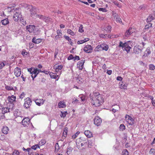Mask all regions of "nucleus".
<instances>
[{
	"label": "nucleus",
	"mask_w": 155,
	"mask_h": 155,
	"mask_svg": "<svg viewBox=\"0 0 155 155\" xmlns=\"http://www.w3.org/2000/svg\"><path fill=\"white\" fill-rule=\"evenodd\" d=\"M104 102V99L102 96H100L97 97H93L91 99V103L95 107H99L102 105Z\"/></svg>",
	"instance_id": "nucleus-1"
},
{
	"label": "nucleus",
	"mask_w": 155,
	"mask_h": 155,
	"mask_svg": "<svg viewBox=\"0 0 155 155\" xmlns=\"http://www.w3.org/2000/svg\"><path fill=\"white\" fill-rule=\"evenodd\" d=\"M13 19L15 21L20 20L23 25L26 24V21L24 20L22 17L21 13L20 11L16 12L14 15Z\"/></svg>",
	"instance_id": "nucleus-2"
},
{
	"label": "nucleus",
	"mask_w": 155,
	"mask_h": 155,
	"mask_svg": "<svg viewBox=\"0 0 155 155\" xmlns=\"http://www.w3.org/2000/svg\"><path fill=\"white\" fill-rule=\"evenodd\" d=\"M119 48H122L123 49L127 51L128 53L131 49V47L129 45V42H127L123 43L122 41H120L118 45Z\"/></svg>",
	"instance_id": "nucleus-3"
},
{
	"label": "nucleus",
	"mask_w": 155,
	"mask_h": 155,
	"mask_svg": "<svg viewBox=\"0 0 155 155\" xmlns=\"http://www.w3.org/2000/svg\"><path fill=\"white\" fill-rule=\"evenodd\" d=\"M76 144L78 148L83 146L84 144L87 143L85 138L83 137H81L76 140Z\"/></svg>",
	"instance_id": "nucleus-4"
},
{
	"label": "nucleus",
	"mask_w": 155,
	"mask_h": 155,
	"mask_svg": "<svg viewBox=\"0 0 155 155\" xmlns=\"http://www.w3.org/2000/svg\"><path fill=\"white\" fill-rule=\"evenodd\" d=\"M108 46L106 44L104 43L98 45L95 48L96 51H99L102 50L107 51L108 49Z\"/></svg>",
	"instance_id": "nucleus-5"
},
{
	"label": "nucleus",
	"mask_w": 155,
	"mask_h": 155,
	"mask_svg": "<svg viewBox=\"0 0 155 155\" xmlns=\"http://www.w3.org/2000/svg\"><path fill=\"white\" fill-rule=\"evenodd\" d=\"M125 118L126 121L130 125H132L134 124V119L128 115L126 114Z\"/></svg>",
	"instance_id": "nucleus-6"
},
{
	"label": "nucleus",
	"mask_w": 155,
	"mask_h": 155,
	"mask_svg": "<svg viewBox=\"0 0 155 155\" xmlns=\"http://www.w3.org/2000/svg\"><path fill=\"white\" fill-rule=\"evenodd\" d=\"M31 100L28 97L25 99V102L24 106L26 108H29L31 105Z\"/></svg>",
	"instance_id": "nucleus-7"
},
{
	"label": "nucleus",
	"mask_w": 155,
	"mask_h": 155,
	"mask_svg": "<svg viewBox=\"0 0 155 155\" xmlns=\"http://www.w3.org/2000/svg\"><path fill=\"white\" fill-rule=\"evenodd\" d=\"M113 13L112 15L114 20L116 21L121 24H123L121 19L119 17L118 15L116 13L114 12H113Z\"/></svg>",
	"instance_id": "nucleus-8"
},
{
	"label": "nucleus",
	"mask_w": 155,
	"mask_h": 155,
	"mask_svg": "<svg viewBox=\"0 0 155 155\" xmlns=\"http://www.w3.org/2000/svg\"><path fill=\"white\" fill-rule=\"evenodd\" d=\"M40 71H41V70H40L39 69H38L37 68H33L32 72V73L31 75V77L32 78L33 80L34 79V78L37 76V75L39 73ZM40 72H43V71H40Z\"/></svg>",
	"instance_id": "nucleus-9"
},
{
	"label": "nucleus",
	"mask_w": 155,
	"mask_h": 155,
	"mask_svg": "<svg viewBox=\"0 0 155 155\" xmlns=\"http://www.w3.org/2000/svg\"><path fill=\"white\" fill-rule=\"evenodd\" d=\"M102 122L101 118L98 116H96L94 119V124L97 126L100 125Z\"/></svg>",
	"instance_id": "nucleus-10"
},
{
	"label": "nucleus",
	"mask_w": 155,
	"mask_h": 155,
	"mask_svg": "<svg viewBox=\"0 0 155 155\" xmlns=\"http://www.w3.org/2000/svg\"><path fill=\"white\" fill-rule=\"evenodd\" d=\"M142 50L140 46H135L134 48V52L136 54H138L141 53Z\"/></svg>",
	"instance_id": "nucleus-11"
},
{
	"label": "nucleus",
	"mask_w": 155,
	"mask_h": 155,
	"mask_svg": "<svg viewBox=\"0 0 155 155\" xmlns=\"http://www.w3.org/2000/svg\"><path fill=\"white\" fill-rule=\"evenodd\" d=\"M26 29L30 33L33 32L35 30V26L34 25H29L26 27Z\"/></svg>",
	"instance_id": "nucleus-12"
},
{
	"label": "nucleus",
	"mask_w": 155,
	"mask_h": 155,
	"mask_svg": "<svg viewBox=\"0 0 155 155\" xmlns=\"http://www.w3.org/2000/svg\"><path fill=\"white\" fill-rule=\"evenodd\" d=\"M30 119L28 117H26L24 118L22 121V124L24 127H27L30 123Z\"/></svg>",
	"instance_id": "nucleus-13"
},
{
	"label": "nucleus",
	"mask_w": 155,
	"mask_h": 155,
	"mask_svg": "<svg viewBox=\"0 0 155 155\" xmlns=\"http://www.w3.org/2000/svg\"><path fill=\"white\" fill-rule=\"evenodd\" d=\"M85 62V60H81L79 61L77 64L78 68L80 70H82L83 68V65Z\"/></svg>",
	"instance_id": "nucleus-14"
},
{
	"label": "nucleus",
	"mask_w": 155,
	"mask_h": 155,
	"mask_svg": "<svg viewBox=\"0 0 155 155\" xmlns=\"http://www.w3.org/2000/svg\"><path fill=\"white\" fill-rule=\"evenodd\" d=\"M93 49L91 45H87L84 48V51L87 53H91Z\"/></svg>",
	"instance_id": "nucleus-15"
},
{
	"label": "nucleus",
	"mask_w": 155,
	"mask_h": 155,
	"mask_svg": "<svg viewBox=\"0 0 155 155\" xmlns=\"http://www.w3.org/2000/svg\"><path fill=\"white\" fill-rule=\"evenodd\" d=\"M134 31L135 30L134 28H130L129 29L126 31L125 35L126 36H128Z\"/></svg>",
	"instance_id": "nucleus-16"
},
{
	"label": "nucleus",
	"mask_w": 155,
	"mask_h": 155,
	"mask_svg": "<svg viewBox=\"0 0 155 155\" xmlns=\"http://www.w3.org/2000/svg\"><path fill=\"white\" fill-rule=\"evenodd\" d=\"M45 101L43 99H37L35 100V101L37 105L40 106L44 103Z\"/></svg>",
	"instance_id": "nucleus-17"
},
{
	"label": "nucleus",
	"mask_w": 155,
	"mask_h": 155,
	"mask_svg": "<svg viewBox=\"0 0 155 155\" xmlns=\"http://www.w3.org/2000/svg\"><path fill=\"white\" fill-rule=\"evenodd\" d=\"M63 66L61 65H58L56 64L53 67L54 69H55L56 72H58L62 68Z\"/></svg>",
	"instance_id": "nucleus-18"
},
{
	"label": "nucleus",
	"mask_w": 155,
	"mask_h": 155,
	"mask_svg": "<svg viewBox=\"0 0 155 155\" xmlns=\"http://www.w3.org/2000/svg\"><path fill=\"white\" fill-rule=\"evenodd\" d=\"M14 74L16 77L20 76L21 74V69L18 67L15 68L14 70Z\"/></svg>",
	"instance_id": "nucleus-19"
},
{
	"label": "nucleus",
	"mask_w": 155,
	"mask_h": 155,
	"mask_svg": "<svg viewBox=\"0 0 155 155\" xmlns=\"http://www.w3.org/2000/svg\"><path fill=\"white\" fill-rule=\"evenodd\" d=\"M1 130L3 134H8L9 129L8 127L5 126L3 127Z\"/></svg>",
	"instance_id": "nucleus-20"
},
{
	"label": "nucleus",
	"mask_w": 155,
	"mask_h": 155,
	"mask_svg": "<svg viewBox=\"0 0 155 155\" xmlns=\"http://www.w3.org/2000/svg\"><path fill=\"white\" fill-rule=\"evenodd\" d=\"M16 97L13 95H12L11 96H9L8 98V100L9 102L10 103H12L15 101Z\"/></svg>",
	"instance_id": "nucleus-21"
},
{
	"label": "nucleus",
	"mask_w": 155,
	"mask_h": 155,
	"mask_svg": "<svg viewBox=\"0 0 155 155\" xmlns=\"http://www.w3.org/2000/svg\"><path fill=\"white\" fill-rule=\"evenodd\" d=\"M56 32L57 35L55 36V39H57L58 38H62V34L61 30L58 29L57 30Z\"/></svg>",
	"instance_id": "nucleus-22"
},
{
	"label": "nucleus",
	"mask_w": 155,
	"mask_h": 155,
	"mask_svg": "<svg viewBox=\"0 0 155 155\" xmlns=\"http://www.w3.org/2000/svg\"><path fill=\"white\" fill-rule=\"evenodd\" d=\"M112 2L118 8H122V4L121 3L117 1L116 0H113Z\"/></svg>",
	"instance_id": "nucleus-23"
},
{
	"label": "nucleus",
	"mask_w": 155,
	"mask_h": 155,
	"mask_svg": "<svg viewBox=\"0 0 155 155\" xmlns=\"http://www.w3.org/2000/svg\"><path fill=\"white\" fill-rule=\"evenodd\" d=\"M42 40V39L38 38L36 39L35 37H34L32 39V42L35 44H38L41 42Z\"/></svg>",
	"instance_id": "nucleus-24"
},
{
	"label": "nucleus",
	"mask_w": 155,
	"mask_h": 155,
	"mask_svg": "<svg viewBox=\"0 0 155 155\" xmlns=\"http://www.w3.org/2000/svg\"><path fill=\"white\" fill-rule=\"evenodd\" d=\"M84 134L87 137L91 138L92 137V132L89 130L85 131Z\"/></svg>",
	"instance_id": "nucleus-25"
},
{
	"label": "nucleus",
	"mask_w": 155,
	"mask_h": 155,
	"mask_svg": "<svg viewBox=\"0 0 155 155\" xmlns=\"http://www.w3.org/2000/svg\"><path fill=\"white\" fill-rule=\"evenodd\" d=\"M120 87L122 89H127V84H124L123 82L119 83Z\"/></svg>",
	"instance_id": "nucleus-26"
},
{
	"label": "nucleus",
	"mask_w": 155,
	"mask_h": 155,
	"mask_svg": "<svg viewBox=\"0 0 155 155\" xmlns=\"http://www.w3.org/2000/svg\"><path fill=\"white\" fill-rule=\"evenodd\" d=\"M58 106L60 108H64L66 107V104L64 101H60L58 104Z\"/></svg>",
	"instance_id": "nucleus-27"
},
{
	"label": "nucleus",
	"mask_w": 155,
	"mask_h": 155,
	"mask_svg": "<svg viewBox=\"0 0 155 155\" xmlns=\"http://www.w3.org/2000/svg\"><path fill=\"white\" fill-rule=\"evenodd\" d=\"M68 132V128L67 127H65L64 129L63 136L66 137L67 136Z\"/></svg>",
	"instance_id": "nucleus-28"
},
{
	"label": "nucleus",
	"mask_w": 155,
	"mask_h": 155,
	"mask_svg": "<svg viewBox=\"0 0 155 155\" xmlns=\"http://www.w3.org/2000/svg\"><path fill=\"white\" fill-rule=\"evenodd\" d=\"M49 74L50 75L51 77L52 78L56 79L58 78H58H59L58 75H57L56 73L51 72L49 73Z\"/></svg>",
	"instance_id": "nucleus-29"
},
{
	"label": "nucleus",
	"mask_w": 155,
	"mask_h": 155,
	"mask_svg": "<svg viewBox=\"0 0 155 155\" xmlns=\"http://www.w3.org/2000/svg\"><path fill=\"white\" fill-rule=\"evenodd\" d=\"M93 94H94V95H93L92 96H91V95H90V98L91 99V98L97 97H98L99 96H102L98 92H94L93 93Z\"/></svg>",
	"instance_id": "nucleus-30"
},
{
	"label": "nucleus",
	"mask_w": 155,
	"mask_h": 155,
	"mask_svg": "<svg viewBox=\"0 0 155 155\" xmlns=\"http://www.w3.org/2000/svg\"><path fill=\"white\" fill-rule=\"evenodd\" d=\"M1 23L4 25H6L9 23L8 20V18H5L1 21Z\"/></svg>",
	"instance_id": "nucleus-31"
},
{
	"label": "nucleus",
	"mask_w": 155,
	"mask_h": 155,
	"mask_svg": "<svg viewBox=\"0 0 155 155\" xmlns=\"http://www.w3.org/2000/svg\"><path fill=\"white\" fill-rule=\"evenodd\" d=\"M111 27L110 25H107L105 27L104 30L106 31L107 32L109 33L111 31Z\"/></svg>",
	"instance_id": "nucleus-32"
},
{
	"label": "nucleus",
	"mask_w": 155,
	"mask_h": 155,
	"mask_svg": "<svg viewBox=\"0 0 155 155\" xmlns=\"http://www.w3.org/2000/svg\"><path fill=\"white\" fill-rule=\"evenodd\" d=\"M152 27V24L149 23L146 25L145 26L144 29L146 30L148 29L149 28Z\"/></svg>",
	"instance_id": "nucleus-33"
},
{
	"label": "nucleus",
	"mask_w": 155,
	"mask_h": 155,
	"mask_svg": "<svg viewBox=\"0 0 155 155\" xmlns=\"http://www.w3.org/2000/svg\"><path fill=\"white\" fill-rule=\"evenodd\" d=\"M154 17L152 15H149L147 18V22H150L153 20H154Z\"/></svg>",
	"instance_id": "nucleus-34"
},
{
	"label": "nucleus",
	"mask_w": 155,
	"mask_h": 155,
	"mask_svg": "<svg viewBox=\"0 0 155 155\" xmlns=\"http://www.w3.org/2000/svg\"><path fill=\"white\" fill-rule=\"evenodd\" d=\"M36 17L37 18H39L40 19L43 20H44L46 18L45 16L41 15H36Z\"/></svg>",
	"instance_id": "nucleus-35"
},
{
	"label": "nucleus",
	"mask_w": 155,
	"mask_h": 155,
	"mask_svg": "<svg viewBox=\"0 0 155 155\" xmlns=\"http://www.w3.org/2000/svg\"><path fill=\"white\" fill-rule=\"evenodd\" d=\"M5 89L8 91H15L13 87L11 86L6 85L5 86Z\"/></svg>",
	"instance_id": "nucleus-36"
},
{
	"label": "nucleus",
	"mask_w": 155,
	"mask_h": 155,
	"mask_svg": "<svg viewBox=\"0 0 155 155\" xmlns=\"http://www.w3.org/2000/svg\"><path fill=\"white\" fill-rule=\"evenodd\" d=\"M64 37L70 43L71 45H72L73 43L71 41V39L69 38V36L64 35Z\"/></svg>",
	"instance_id": "nucleus-37"
},
{
	"label": "nucleus",
	"mask_w": 155,
	"mask_h": 155,
	"mask_svg": "<svg viewBox=\"0 0 155 155\" xmlns=\"http://www.w3.org/2000/svg\"><path fill=\"white\" fill-rule=\"evenodd\" d=\"M67 33L72 36H74L75 35L74 32L70 29H67Z\"/></svg>",
	"instance_id": "nucleus-38"
},
{
	"label": "nucleus",
	"mask_w": 155,
	"mask_h": 155,
	"mask_svg": "<svg viewBox=\"0 0 155 155\" xmlns=\"http://www.w3.org/2000/svg\"><path fill=\"white\" fill-rule=\"evenodd\" d=\"M9 109L7 107H5L2 109V112L3 113H5L9 112Z\"/></svg>",
	"instance_id": "nucleus-39"
},
{
	"label": "nucleus",
	"mask_w": 155,
	"mask_h": 155,
	"mask_svg": "<svg viewBox=\"0 0 155 155\" xmlns=\"http://www.w3.org/2000/svg\"><path fill=\"white\" fill-rule=\"evenodd\" d=\"M60 149L58 143H56L55 145V149L54 151L56 152H57Z\"/></svg>",
	"instance_id": "nucleus-40"
},
{
	"label": "nucleus",
	"mask_w": 155,
	"mask_h": 155,
	"mask_svg": "<svg viewBox=\"0 0 155 155\" xmlns=\"http://www.w3.org/2000/svg\"><path fill=\"white\" fill-rule=\"evenodd\" d=\"M125 126L124 124H121L119 127L120 130L123 131L125 129Z\"/></svg>",
	"instance_id": "nucleus-41"
},
{
	"label": "nucleus",
	"mask_w": 155,
	"mask_h": 155,
	"mask_svg": "<svg viewBox=\"0 0 155 155\" xmlns=\"http://www.w3.org/2000/svg\"><path fill=\"white\" fill-rule=\"evenodd\" d=\"M46 141L45 140L42 139L41 140L39 143V145H40L41 146L46 143Z\"/></svg>",
	"instance_id": "nucleus-42"
},
{
	"label": "nucleus",
	"mask_w": 155,
	"mask_h": 155,
	"mask_svg": "<svg viewBox=\"0 0 155 155\" xmlns=\"http://www.w3.org/2000/svg\"><path fill=\"white\" fill-rule=\"evenodd\" d=\"M122 155H129V152L127 150H124L123 151Z\"/></svg>",
	"instance_id": "nucleus-43"
},
{
	"label": "nucleus",
	"mask_w": 155,
	"mask_h": 155,
	"mask_svg": "<svg viewBox=\"0 0 155 155\" xmlns=\"http://www.w3.org/2000/svg\"><path fill=\"white\" fill-rule=\"evenodd\" d=\"M149 68L150 70H153L155 69V66L153 64H150L149 65Z\"/></svg>",
	"instance_id": "nucleus-44"
},
{
	"label": "nucleus",
	"mask_w": 155,
	"mask_h": 155,
	"mask_svg": "<svg viewBox=\"0 0 155 155\" xmlns=\"http://www.w3.org/2000/svg\"><path fill=\"white\" fill-rule=\"evenodd\" d=\"M98 10L99 11H102L104 12H107V10L106 8H98Z\"/></svg>",
	"instance_id": "nucleus-45"
},
{
	"label": "nucleus",
	"mask_w": 155,
	"mask_h": 155,
	"mask_svg": "<svg viewBox=\"0 0 155 155\" xmlns=\"http://www.w3.org/2000/svg\"><path fill=\"white\" fill-rule=\"evenodd\" d=\"M19 153L17 150H15L14 151L12 155H19Z\"/></svg>",
	"instance_id": "nucleus-46"
},
{
	"label": "nucleus",
	"mask_w": 155,
	"mask_h": 155,
	"mask_svg": "<svg viewBox=\"0 0 155 155\" xmlns=\"http://www.w3.org/2000/svg\"><path fill=\"white\" fill-rule=\"evenodd\" d=\"M83 26L82 25H80V27L79 28V29L78 30V31L80 32H82L83 31Z\"/></svg>",
	"instance_id": "nucleus-47"
},
{
	"label": "nucleus",
	"mask_w": 155,
	"mask_h": 155,
	"mask_svg": "<svg viewBox=\"0 0 155 155\" xmlns=\"http://www.w3.org/2000/svg\"><path fill=\"white\" fill-rule=\"evenodd\" d=\"M31 148L32 149H33L34 150H35L37 148H39V146L38 145H35L31 147Z\"/></svg>",
	"instance_id": "nucleus-48"
},
{
	"label": "nucleus",
	"mask_w": 155,
	"mask_h": 155,
	"mask_svg": "<svg viewBox=\"0 0 155 155\" xmlns=\"http://www.w3.org/2000/svg\"><path fill=\"white\" fill-rule=\"evenodd\" d=\"M146 52L147 53H145L146 56H147V55H149L151 53L150 50L149 49H147L146 50Z\"/></svg>",
	"instance_id": "nucleus-49"
},
{
	"label": "nucleus",
	"mask_w": 155,
	"mask_h": 155,
	"mask_svg": "<svg viewBox=\"0 0 155 155\" xmlns=\"http://www.w3.org/2000/svg\"><path fill=\"white\" fill-rule=\"evenodd\" d=\"M100 37L101 38H105L107 36V34H100L99 35Z\"/></svg>",
	"instance_id": "nucleus-50"
},
{
	"label": "nucleus",
	"mask_w": 155,
	"mask_h": 155,
	"mask_svg": "<svg viewBox=\"0 0 155 155\" xmlns=\"http://www.w3.org/2000/svg\"><path fill=\"white\" fill-rule=\"evenodd\" d=\"M21 54L23 55L24 56L25 55H27L28 54L27 52L26 51V50H23V51L21 52Z\"/></svg>",
	"instance_id": "nucleus-51"
},
{
	"label": "nucleus",
	"mask_w": 155,
	"mask_h": 155,
	"mask_svg": "<svg viewBox=\"0 0 155 155\" xmlns=\"http://www.w3.org/2000/svg\"><path fill=\"white\" fill-rule=\"evenodd\" d=\"M25 94L24 92H22L21 94L19 96V98L20 99H23L25 96Z\"/></svg>",
	"instance_id": "nucleus-52"
},
{
	"label": "nucleus",
	"mask_w": 155,
	"mask_h": 155,
	"mask_svg": "<svg viewBox=\"0 0 155 155\" xmlns=\"http://www.w3.org/2000/svg\"><path fill=\"white\" fill-rule=\"evenodd\" d=\"M74 57L73 55L71 54L68 58V60H71L74 58Z\"/></svg>",
	"instance_id": "nucleus-53"
},
{
	"label": "nucleus",
	"mask_w": 155,
	"mask_h": 155,
	"mask_svg": "<svg viewBox=\"0 0 155 155\" xmlns=\"http://www.w3.org/2000/svg\"><path fill=\"white\" fill-rule=\"evenodd\" d=\"M107 37L109 38H114V35L110 34L107 36Z\"/></svg>",
	"instance_id": "nucleus-54"
},
{
	"label": "nucleus",
	"mask_w": 155,
	"mask_h": 155,
	"mask_svg": "<svg viewBox=\"0 0 155 155\" xmlns=\"http://www.w3.org/2000/svg\"><path fill=\"white\" fill-rule=\"evenodd\" d=\"M0 139L2 140H4L5 139V137L4 135H1L0 137Z\"/></svg>",
	"instance_id": "nucleus-55"
},
{
	"label": "nucleus",
	"mask_w": 155,
	"mask_h": 155,
	"mask_svg": "<svg viewBox=\"0 0 155 155\" xmlns=\"http://www.w3.org/2000/svg\"><path fill=\"white\" fill-rule=\"evenodd\" d=\"M78 134L77 133H76L74 135H73L72 136V138H73V139H75L76 137L78 136Z\"/></svg>",
	"instance_id": "nucleus-56"
},
{
	"label": "nucleus",
	"mask_w": 155,
	"mask_h": 155,
	"mask_svg": "<svg viewBox=\"0 0 155 155\" xmlns=\"http://www.w3.org/2000/svg\"><path fill=\"white\" fill-rule=\"evenodd\" d=\"M154 151V149L153 148H151L150 149L149 153L150 154H152L153 153Z\"/></svg>",
	"instance_id": "nucleus-57"
},
{
	"label": "nucleus",
	"mask_w": 155,
	"mask_h": 155,
	"mask_svg": "<svg viewBox=\"0 0 155 155\" xmlns=\"http://www.w3.org/2000/svg\"><path fill=\"white\" fill-rule=\"evenodd\" d=\"M5 66V64L3 62H2L0 64V69H2Z\"/></svg>",
	"instance_id": "nucleus-58"
},
{
	"label": "nucleus",
	"mask_w": 155,
	"mask_h": 155,
	"mask_svg": "<svg viewBox=\"0 0 155 155\" xmlns=\"http://www.w3.org/2000/svg\"><path fill=\"white\" fill-rule=\"evenodd\" d=\"M84 43V41L83 40H81L80 41H78L77 43L78 44H83Z\"/></svg>",
	"instance_id": "nucleus-59"
},
{
	"label": "nucleus",
	"mask_w": 155,
	"mask_h": 155,
	"mask_svg": "<svg viewBox=\"0 0 155 155\" xmlns=\"http://www.w3.org/2000/svg\"><path fill=\"white\" fill-rule=\"evenodd\" d=\"M123 79L120 76H118L117 78V81H121Z\"/></svg>",
	"instance_id": "nucleus-60"
},
{
	"label": "nucleus",
	"mask_w": 155,
	"mask_h": 155,
	"mask_svg": "<svg viewBox=\"0 0 155 155\" xmlns=\"http://www.w3.org/2000/svg\"><path fill=\"white\" fill-rule=\"evenodd\" d=\"M28 9H31L33 11L34 9H35L33 7L32 5H29L28 6Z\"/></svg>",
	"instance_id": "nucleus-61"
},
{
	"label": "nucleus",
	"mask_w": 155,
	"mask_h": 155,
	"mask_svg": "<svg viewBox=\"0 0 155 155\" xmlns=\"http://www.w3.org/2000/svg\"><path fill=\"white\" fill-rule=\"evenodd\" d=\"M33 68H31L28 69V71L29 72H30V73L32 74V72Z\"/></svg>",
	"instance_id": "nucleus-62"
},
{
	"label": "nucleus",
	"mask_w": 155,
	"mask_h": 155,
	"mask_svg": "<svg viewBox=\"0 0 155 155\" xmlns=\"http://www.w3.org/2000/svg\"><path fill=\"white\" fill-rule=\"evenodd\" d=\"M112 73V71L111 70H109L107 71V74H108L110 75Z\"/></svg>",
	"instance_id": "nucleus-63"
},
{
	"label": "nucleus",
	"mask_w": 155,
	"mask_h": 155,
	"mask_svg": "<svg viewBox=\"0 0 155 155\" xmlns=\"http://www.w3.org/2000/svg\"><path fill=\"white\" fill-rule=\"evenodd\" d=\"M152 104L155 107V100H152V101H151Z\"/></svg>",
	"instance_id": "nucleus-64"
}]
</instances>
